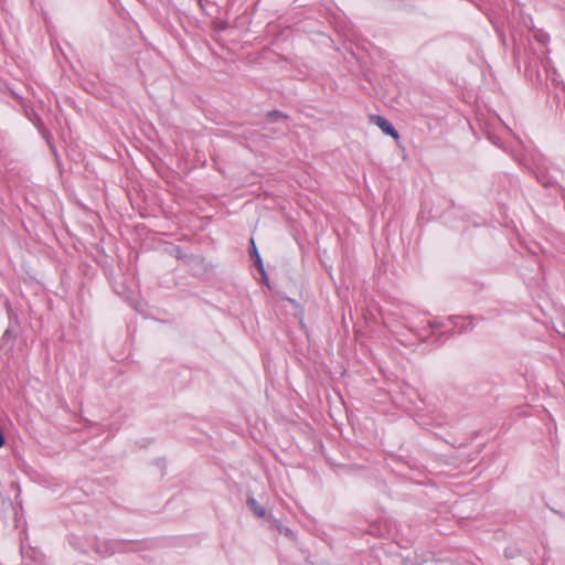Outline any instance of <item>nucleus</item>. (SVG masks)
I'll use <instances>...</instances> for the list:
<instances>
[{
	"instance_id": "f257e3e1",
	"label": "nucleus",
	"mask_w": 565,
	"mask_h": 565,
	"mask_svg": "<svg viewBox=\"0 0 565 565\" xmlns=\"http://www.w3.org/2000/svg\"><path fill=\"white\" fill-rule=\"evenodd\" d=\"M373 121L385 135L392 136L395 140L399 138L397 130L384 117L375 116Z\"/></svg>"
},
{
	"instance_id": "f03ea898",
	"label": "nucleus",
	"mask_w": 565,
	"mask_h": 565,
	"mask_svg": "<svg viewBox=\"0 0 565 565\" xmlns=\"http://www.w3.org/2000/svg\"><path fill=\"white\" fill-rule=\"evenodd\" d=\"M247 505L257 518H264L266 515L265 508L257 502L254 498L247 499Z\"/></svg>"
},
{
	"instance_id": "7ed1b4c3",
	"label": "nucleus",
	"mask_w": 565,
	"mask_h": 565,
	"mask_svg": "<svg viewBox=\"0 0 565 565\" xmlns=\"http://www.w3.org/2000/svg\"><path fill=\"white\" fill-rule=\"evenodd\" d=\"M250 244H252V247H253L252 254L256 258V264H257L258 268L260 270H263L262 260H260V257H259V255H258V253L256 250V247H255V244H254V239H250Z\"/></svg>"
},
{
	"instance_id": "20e7f679",
	"label": "nucleus",
	"mask_w": 565,
	"mask_h": 565,
	"mask_svg": "<svg viewBox=\"0 0 565 565\" xmlns=\"http://www.w3.org/2000/svg\"><path fill=\"white\" fill-rule=\"evenodd\" d=\"M277 529L279 530L280 533H285L286 535L291 534V531L289 529H285L280 524H277Z\"/></svg>"
},
{
	"instance_id": "39448f33",
	"label": "nucleus",
	"mask_w": 565,
	"mask_h": 565,
	"mask_svg": "<svg viewBox=\"0 0 565 565\" xmlns=\"http://www.w3.org/2000/svg\"><path fill=\"white\" fill-rule=\"evenodd\" d=\"M4 445V438L2 436V434L0 433V447H2Z\"/></svg>"
},
{
	"instance_id": "423d86ee",
	"label": "nucleus",
	"mask_w": 565,
	"mask_h": 565,
	"mask_svg": "<svg viewBox=\"0 0 565 565\" xmlns=\"http://www.w3.org/2000/svg\"><path fill=\"white\" fill-rule=\"evenodd\" d=\"M564 339H565V334H564Z\"/></svg>"
}]
</instances>
